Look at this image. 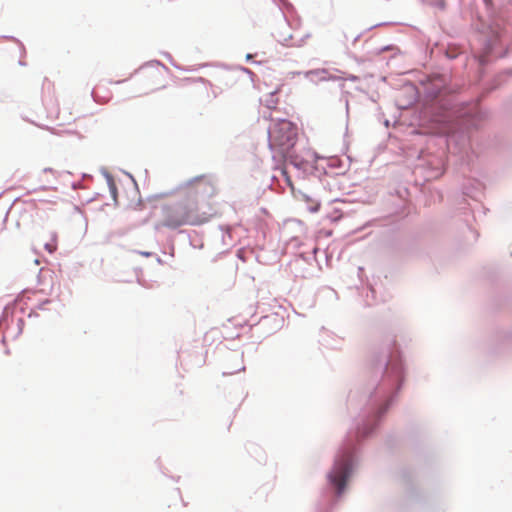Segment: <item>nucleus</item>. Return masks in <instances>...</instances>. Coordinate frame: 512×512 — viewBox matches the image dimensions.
<instances>
[{
	"mask_svg": "<svg viewBox=\"0 0 512 512\" xmlns=\"http://www.w3.org/2000/svg\"><path fill=\"white\" fill-rule=\"evenodd\" d=\"M218 193L210 175L195 176L179 187V198L161 208L160 226L176 229L184 225H201L214 215L209 200Z\"/></svg>",
	"mask_w": 512,
	"mask_h": 512,
	"instance_id": "1",
	"label": "nucleus"
},
{
	"mask_svg": "<svg viewBox=\"0 0 512 512\" xmlns=\"http://www.w3.org/2000/svg\"><path fill=\"white\" fill-rule=\"evenodd\" d=\"M297 128L288 120H279L269 128V146L280 154L287 153L296 143Z\"/></svg>",
	"mask_w": 512,
	"mask_h": 512,
	"instance_id": "2",
	"label": "nucleus"
},
{
	"mask_svg": "<svg viewBox=\"0 0 512 512\" xmlns=\"http://www.w3.org/2000/svg\"><path fill=\"white\" fill-rule=\"evenodd\" d=\"M331 483L335 486L337 493L341 494L346 486L348 477V462L342 461L334 467L329 475Z\"/></svg>",
	"mask_w": 512,
	"mask_h": 512,
	"instance_id": "3",
	"label": "nucleus"
},
{
	"mask_svg": "<svg viewBox=\"0 0 512 512\" xmlns=\"http://www.w3.org/2000/svg\"><path fill=\"white\" fill-rule=\"evenodd\" d=\"M78 116V110L73 105L65 103L59 108L56 118L59 125L64 126L75 122Z\"/></svg>",
	"mask_w": 512,
	"mask_h": 512,
	"instance_id": "4",
	"label": "nucleus"
},
{
	"mask_svg": "<svg viewBox=\"0 0 512 512\" xmlns=\"http://www.w3.org/2000/svg\"><path fill=\"white\" fill-rule=\"evenodd\" d=\"M41 189H51L56 183L55 172L52 169H44L38 177Z\"/></svg>",
	"mask_w": 512,
	"mask_h": 512,
	"instance_id": "5",
	"label": "nucleus"
},
{
	"mask_svg": "<svg viewBox=\"0 0 512 512\" xmlns=\"http://www.w3.org/2000/svg\"><path fill=\"white\" fill-rule=\"evenodd\" d=\"M44 247L49 253H53L57 249L56 235L51 233L49 239L44 242Z\"/></svg>",
	"mask_w": 512,
	"mask_h": 512,
	"instance_id": "6",
	"label": "nucleus"
},
{
	"mask_svg": "<svg viewBox=\"0 0 512 512\" xmlns=\"http://www.w3.org/2000/svg\"><path fill=\"white\" fill-rule=\"evenodd\" d=\"M143 72H145L146 74H152V73H151V72H152V71H151V69H150V68H148V67H147V68H144V69H143Z\"/></svg>",
	"mask_w": 512,
	"mask_h": 512,
	"instance_id": "7",
	"label": "nucleus"
}]
</instances>
